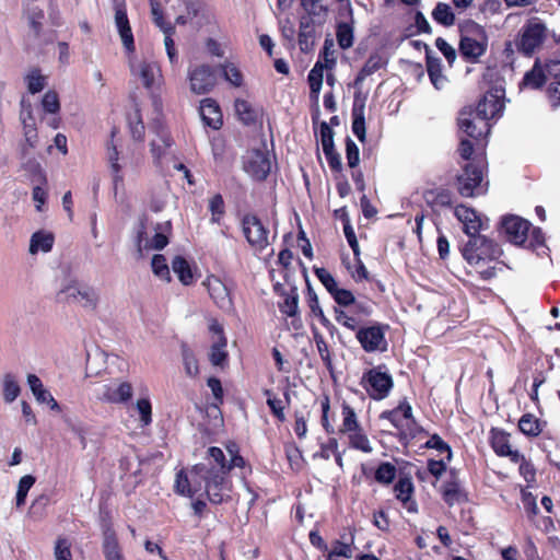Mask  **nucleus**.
Here are the masks:
<instances>
[{
	"mask_svg": "<svg viewBox=\"0 0 560 560\" xmlns=\"http://www.w3.org/2000/svg\"><path fill=\"white\" fill-rule=\"evenodd\" d=\"M55 236L51 232L37 231L35 232L30 242V253L36 254L37 252L48 253L52 249Z\"/></svg>",
	"mask_w": 560,
	"mask_h": 560,
	"instance_id": "72a5a7b5",
	"label": "nucleus"
},
{
	"mask_svg": "<svg viewBox=\"0 0 560 560\" xmlns=\"http://www.w3.org/2000/svg\"><path fill=\"white\" fill-rule=\"evenodd\" d=\"M117 128L114 127L110 131L112 141L107 147L108 160L110 162V168L113 172L114 183L117 185L119 182H122V176L120 175L121 166L118 163L119 152L117 147L113 143V139L116 136Z\"/></svg>",
	"mask_w": 560,
	"mask_h": 560,
	"instance_id": "ea45409f",
	"label": "nucleus"
},
{
	"mask_svg": "<svg viewBox=\"0 0 560 560\" xmlns=\"http://www.w3.org/2000/svg\"><path fill=\"white\" fill-rule=\"evenodd\" d=\"M203 284L214 304L224 312L233 310L231 291L226 284L217 276H208Z\"/></svg>",
	"mask_w": 560,
	"mask_h": 560,
	"instance_id": "2eb2a0df",
	"label": "nucleus"
},
{
	"mask_svg": "<svg viewBox=\"0 0 560 560\" xmlns=\"http://www.w3.org/2000/svg\"><path fill=\"white\" fill-rule=\"evenodd\" d=\"M433 20L443 25V26H452L455 23V14L452 11L450 4L444 2H439L432 11Z\"/></svg>",
	"mask_w": 560,
	"mask_h": 560,
	"instance_id": "79ce46f5",
	"label": "nucleus"
},
{
	"mask_svg": "<svg viewBox=\"0 0 560 560\" xmlns=\"http://www.w3.org/2000/svg\"><path fill=\"white\" fill-rule=\"evenodd\" d=\"M322 21L319 18L301 16L299 21L298 44L302 52H310L315 47L316 24Z\"/></svg>",
	"mask_w": 560,
	"mask_h": 560,
	"instance_id": "6ab92c4d",
	"label": "nucleus"
},
{
	"mask_svg": "<svg viewBox=\"0 0 560 560\" xmlns=\"http://www.w3.org/2000/svg\"><path fill=\"white\" fill-rule=\"evenodd\" d=\"M338 450V441L336 438H329L326 443H322L319 451L314 454V458L328 460Z\"/></svg>",
	"mask_w": 560,
	"mask_h": 560,
	"instance_id": "69168bd1",
	"label": "nucleus"
},
{
	"mask_svg": "<svg viewBox=\"0 0 560 560\" xmlns=\"http://www.w3.org/2000/svg\"><path fill=\"white\" fill-rule=\"evenodd\" d=\"M521 432L527 436H537L542 431L540 421L530 413H525L518 421Z\"/></svg>",
	"mask_w": 560,
	"mask_h": 560,
	"instance_id": "a19ab883",
	"label": "nucleus"
},
{
	"mask_svg": "<svg viewBox=\"0 0 560 560\" xmlns=\"http://www.w3.org/2000/svg\"><path fill=\"white\" fill-rule=\"evenodd\" d=\"M163 33L165 35L164 45H165L167 56L170 58V61L172 63H174L177 61V51H176L175 43L173 39V35L175 34V26L168 25L167 27H165Z\"/></svg>",
	"mask_w": 560,
	"mask_h": 560,
	"instance_id": "e2e57ef3",
	"label": "nucleus"
},
{
	"mask_svg": "<svg viewBox=\"0 0 560 560\" xmlns=\"http://www.w3.org/2000/svg\"><path fill=\"white\" fill-rule=\"evenodd\" d=\"M182 357L186 374L196 377L199 374L198 360L186 343L182 345Z\"/></svg>",
	"mask_w": 560,
	"mask_h": 560,
	"instance_id": "8fccbe9b",
	"label": "nucleus"
},
{
	"mask_svg": "<svg viewBox=\"0 0 560 560\" xmlns=\"http://www.w3.org/2000/svg\"><path fill=\"white\" fill-rule=\"evenodd\" d=\"M23 124V133L25 138V144L22 148L23 153L25 154L28 149H34L38 141V133L36 128L35 118L32 114V110H27L26 114L22 113L21 116Z\"/></svg>",
	"mask_w": 560,
	"mask_h": 560,
	"instance_id": "c756f323",
	"label": "nucleus"
},
{
	"mask_svg": "<svg viewBox=\"0 0 560 560\" xmlns=\"http://www.w3.org/2000/svg\"><path fill=\"white\" fill-rule=\"evenodd\" d=\"M225 81L235 88H241L244 83V75L240 68L233 62H224L220 65Z\"/></svg>",
	"mask_w": 560,
	"mask_h": 560,
	"instance_id": "c03bdc74",
	"label": "nucleus"
},
{
	"mask_svg": "<svg viewBox=\"0 0 560 560\" xmlns=\"http://www.w3.org/2000/svg\"><path fill=\"white\" fill-rule=\"evenodd\" d=\"M43 108L46 113L57 114L60 110L59 96L56 91H47L42 100Z\"/></svg>",
	"mask_w": 560,
	"mask_h": 560,
	"instance_id": "680f3d73",
	"label": "nucleus"
},
{
	"mask_svg": "<svg viewBox=\"0 0 560 560\" xmlns=\"http://www.w3.org/2000/svg\"><path fill=\"white\" fill-rule=\"evenodd\" d=\"M264 395L267 397V406L270 409L271 415L279 421L280 423L285 422L287 417L284 413L285 407L290 404V395L289 392L284 393L285 402L280 398H277L275 393L271 389H264Z\"/></svg>",
	"mask_w": 560,
	"mask_h": 560,
	"instance_id": "7c9ffc66",
	"label": "nucleus"
},
{
	"mask_svg": "<svg viewBox=\"0 0 560 560\" xmlns=\"http://www.w3.org/2000/svg\"><path fill=\"white\" fill-rule=\"evenodd\" d=\"M381 68V57L378 56H370V58L365 61L362 69L358 72L353 86L358 88L362 84L366 77L374 73L377 69Z\"/></svg>",
	"mask_w": 560,
	"mask_h": 560,
	"instance_id": "3c124183",
	"label": "nucleus"
},
{
	"mask_svg": "<svg viewBox=\"0 0 560 560\" xmlns=\"http://www.w3.org/2000/svg\"><path fill=\"white\" fill-rule=\"evenodd\" d=\"M190 476L198 477L205 483V492L212 504L218 505L231 500L232 482L229 475L190 471Z\"/></svg>",
	"mask_w": 560,
	"mask_h": 560,
	"instance_id": "7ed1b4c3",
	"label": "nucleus"
},
{
	"mask_svg": "<svg viewBox=\"0 0 560 560\" xmlns=\"http://www.w3.org/2000/svg\"><path fill=\"white\" fill-rule=\"evenodd\" d=\"M387 419L404 436L412 435L416 431V422L412 417L411 407L407 402H400L394 410L387 413Z\"/></svg>",
	"mask_w": 560,
	"mask_h": 560,
	"instance_id": "dca6fc26",
	"label": "nucleus"
},
{
	"mask_svg": "<svg viewBox=\"0 0 560 560\" xmlns=\"http://www.w3.org/2000/svg\"><path fill=\"white\" fill-rule=\"evenodd\" d=\"M294 433L296 436L301 440L306 436L307 433V419H308V412H303L301 410L294 411Z\"/></svg>",
	"mask_w": 560,
	"mask_h": 560,
	"instance_id": "0e129e2a",
	"label": "nucleus"
},
{
	"mask_svg": "<svg viewBox=\"0 0 560 560\" xmlns=\"http://www.w3.org/2000/svg\"><path fill=\"white\" fill-rule=\"evenodd\" d=\"M234 109L238 120L245 126H255L262 117V108H256L243 98L235 100Z\"/></svg>",
	"mask_w": 560,
	"mask_h": 560,
	"instance_id": "cd10ccee",
	"label": "nucleus"
},
{
	"mask_svg": "<svg viewBox=\"0 0 560 560\" xmlns=\"http://www.w3.org/2000/svg\"><path fill=\"white\" fill-rule=\"evenodd\" d=\"M427 70L432 85L438 91H442L447 86L448 80L446 75L442 73L441 62L439 58L428 55Z\"/></svg>",
	"mask_w": 560,
	"mask_h": 560,
	"instance_id": "2f4dec72",
	"label": "nucleus"
},
{
	"mask_svg": "<svg viewBox=\"0 0 560 560\" xmlns=\"http://www.w3.org/2000/svg\"><path fill=\"white\" fill-rule=\"evenodd\" d=\"M346 158L351 168L355 167L360 162L359 148L350 137L346 138Z\"/></svg>",
	"mask_w": 560,
	"mask_h": 560,
	"instance_id": "338daca9",
	"label": "nucleus"
},
{
	"mask_svg": "<svg viewBox=\"0 0 560 560\" xmlns=\"http://www.w3.org/2000/svg\"><path fill=\"white\" fill-rule=\"evenodd\" d=\"M58 300L70 303L79 301L85 308L96 310L98 303V295L91 287L79 288L75 285H67L58 293Z\"/></svg>",
	"mask_w": 560,
	"mask_h": 560,
	"instance_id": "4468645a",
	"label": "nucleus"
},
{
	"mask_svg": "<svg viewBox=\"0 0 560 560\" xmlns=\"http://www.w3.org/2000/svg\"><path fill=\"white\" fill-rule=\"evenodd\" d=\"M385 366L377 365L363 372L360 386L365 390L366 395L373 400H382L385 398Z\"/></svg>",
	"mask_w": 560,
	"mask_h": 560,
	"instance_id": "1a4fd4ad",
	"label": "nucleus"
},
{
	"mask_svg": "<svg viewBox=\"0 0 560 560\" xmlns=\"http://www.w3.org/2000/svg\"><path fill=\"white\" fill-rule=\"evenodd\" d=\"M314 272L330 294L338 288L335 278L325 268H314Z\"/></svg>",
	"mask_w": 560,
	"mask_h": 560,
	"instance_id": "774afa93",
	"label": "nucleus"
},
{
	"mask_svg": "<svg viewBox=\"0 0 560 560\" xmlns=\"http://www.w3.org/2000/svg\"><path fill=\"white\" fill-rule=\"evenodd\" d=\"M415 486L410 476H400L394 486V494L401 506L409 513L418 511V504L413 499Z\"/></svg>",
	"mask_w": 560,
	"mask_h": 560,
	"instance_id": "aec40b11",
	"label": "nucleus"
},
{
	"mask_svg": "<svg viewBox=\"0 0 560 560\" xmlns=\"http://www.w3.org/2000/svg\"><path fill=\"white\" fill-rule=\"evenodd\" d=\"M128 125L130 129V133L135 140H143L145 127L142 120L141 112L138 107L133 109L132 113L128 115Z\"/></svg>",
	"mask_w": 560,
	"mask_h": 560,
	"instance_id": "37998d69",
	"label": "nucleus"
},
{
	"mask_svg": "<svg viewBox=\"0 0 560 560\" xmlns=\"http://www.w3.org/2000/svg\"><path fill=\"white\" fill-rule=\"evenodd\" d=\"M546 38V26L537 19L528 21L522 28L517 48L525 55H530L541 46Z\"/></svg>",
	"mask_w": 560,
	"mask_h": 560,
	"instance_id": "6e6552de",
	"label": "nucleus"
},
{
	"mask_svg": "<svg viewBox=\"0 0 560 560\" xmlns=\"http://www.w3.org/2000/svg\"><path fill=\"white\" fill-rule=\"evenodd\" d=\"M3 399L5 402H13L21 393V387L16 382L14 375L7 373L2 381Z\"/></svg>",
	"mask_w": 560,
	"mask_h": 560,
	"instance_id": "a18cd8bd",
	"label": "nucleus"
},
{
	"mask_svg": "<svg viewBox=\"0 0 560 560\" xmlns=\"http://www.w3.org/2000/svg\"><path fill=\"white\" fill-rule=\"evenodd\" d=\"M355 337L364 351L373 352L384 339V332L381 326L362 327L357 331Z\"/></svg>",
	"mask_w": 560,
	"mask_h": 560,
	"instance_id": "a878e982",
	"label": "nucleus"
},
{
	"mask_svg": "<svg viewBox=\"0 0 560 560\" xmlns=\"http://www.w3.org/2000/svg\"><path fill=\"white\" fill-rule=\"evenodd\" d=\"M190 89L196 94L209 93L217 83L214 69L209 65L195 67L188 73Z\"/></svg>",
	"mask_w": 560,
	"mask_h": 560,
	"instance_id": "ddd939ff",
	"label": "nucleus"
},
{
	"mask_svg": "<svg viewBox=\"0 0 560 560\" xmlns=\"http://www.w3.org/2000/svg\"><path fill=\"white\" fill-rule=\"evenodd\" d=\"M241 226L244 237L252 247L262 250L269 245V230L256 214H244Z\"/></svg>",
	"mask_w": 560,
	"mask_h": 560,
	"instance_id": "0eeeda50",
	"label": "nucleus"
},
{
	"mask_svg": "<svg viewBox=\"0 0 560 560\" xmlns=\"http://www.w3.org/2000/svg\"><path fill=\"white\" fill-rule=\"evenodd\" d=\"M160 67L155 62H142L140 65L139 75L147 89H150L155 80V77L160 74Z\"/></svg>",
	"mask_w": 560,
	"mask_h": 560,
	"instance_id": "603ef678",
	"label": "nucleus"
},
{
	"mask_svg": "<svg viewBox=\"0 0 560 560\" xmlns=\"http://www.w3.org/2000/svg\"><path fill=\"white\" fill-rule=\"evenodd\" d=\"M560 75V61L551 60L545 66L536 61L533 69L524 75L523 84L532 89H539L550 79H557Z\"/></svg>",
	"mask_w": 560,
	"mask_h": 560,
	"instance_id": "9d476101",
	"label": "nucleus"
},
{
	"mask_svg": "<svg viewBox=\"0 0 560 560\" xmlns=\"http://www.w3.org/2000/svg\"><path fill=\"white\" fill-rule=\"evenodd\" d=\"M490 442L494 453L502 457H509L511 462L518 463L523 460V455L513 450L510 444V435L499 429H492L490 432Z\"/></svg>",
	"mask_w": 560,
	"mask_h": 560,
	"instance_id": "412c9836",
	"label": "nucleus"
},
{
	"mask_svg": "<svg viewBox=\"0 0 560 560\" xmlns=\"http://www.w3.org/2000/svg\"><path fill=\"white\" fill-rule=\"evenodd\" d=\"M209 211L211 223L220 224L225 214V203L221 194H215L209 199Z\"/></svg>",
	"mask_w": 560,
	"mask_h": 560,
	"instance_id": "09e8293b",
	"label": "nucleus"
},
{
	"mask_svg": "<svg viewBox=\"0 0 560 560\" xmlns=\"http://www.w3.org/2000/svg\"><path fill=\"white\" fill-rule=\"evenodd\" d=\"M54 556L56 560H72L71 541L66 537H58L55 542Z\"/></svg>",
	"mask_w": 560,
	"mask_h": 560,
	"instance_id": "13d9d810",
	"label": "nucleus"
},
{
	"mask_svg": "<svg viewBox=\"0 0 560 560\" xmlns=\"http://www.w3.org/2000/svg\"><path fill=\"white\" fill-rule=\"evenodd\" d=\"M172 269L184 285L194 283V275L188 260L183 256H175L172 260Z\"/></svg>",
	"mask_w": 560,
	"mask_h": 560,
	"instance_id": "c9c22d12",
	"label": "nucleus"
},
{
	"mask_svg": "<svg viewBox=\"0 0 560 560\" xmlns=\"http://www.w3.org/2000/svg\"><path fill=\"white\" fill-rule=\"evenodd\" d=\"M35 481L36 479L32 475H25L20 479L15 498L18 508H21L25 504L27 493Z\"/></svg>",
	"mask_w": 560,
	"mask_h": 560,
	"instance_id": "5fc2aeb1",
	"label": "nucleus"
},
{
	"mask_svg": "<svg viewBox=\"0 0 560 560\" xmlns=\"http://www.w3.org/2000/svg\"><path fill=\"white\" fill-rule=\"evenodd\" d=\"M279 310L288 317H296L299 314V294L296 288H291L290 292L284 294V300L279 303Z\"/></svg>",
	"mask_w": 560,
	"mask_h": 560,
	"instance_id": "58836bf2",
	"label": "nucleus"
},
{
	"mask_svg": "<svg viewBox=\"0 0 560 560\" xmlns=\"http://www.w3.org/2000/svg\"><path fill=\"white\" fill-rule=\"evenodd\" d=\"M200 115L205 125L218 130L223 125V116L219 104L213 98H205L200 104Z\"/></svg>",
	"mask_w": 560,
	"mask_h": 560,
	"instance_id": "bb28decb",
	"label": "nucleus"
},
{
	"mask_svg": "<svg viewBox=\"0 0 560 560\" xmlns=\"http://www.w3.org/2000/svg\"><path fill=\"white\" fill-rule=\"evenodd\" d=\"M27 90L31 94L39 93L46 86V77L39 68H33L25 77Z\"/></svg>",
	"mask_w": 560,
	"mask_h": 560,
	"instance_id": "49530a36",
	"label": "nucleus"
},
{
	"mask_svg": "<svg viewBox=\"0 0 560 560\" xmlns=\"http://www.w3.org/2000/svg\"><path fill=\"white\" fill-rule=\"evenodd\" d=\"M201 489V480L198 477L189 478L184 469L176 474L175 492L183 495L192 498Z\"/></svg>",
	"mask_w": 560,
	"mask_h": 560,
	"instance_id": "c85d7f7f",
	"label": "nucleus"
},
{
	"mask_svg": "<svg viewBox=\"0 0 560 560\" xmlns=\"http://www.w3.org/2000/svg\"><path fill=\"white\" fill-rule=\"evenodd\" d=\"M115 24L121 38L122 45L128 54L136 50L132 30L127 15L126 7L117 5L115 9Z\"/></svg>",
	"mask_w": 560,
	"mask_h": 560,
	"instance_id": "5701e85b",
	"label": "nucleus"
},
{
	"mask_svg": "<svg viewBox=\"0 0 560 560\" xmlns=\"http://www.w3.org/2000/svg\"><path fill=\"white\" fill-rule=\"evenodd\" d=\"M530 223L520 217L509 215L502 220V231L509 242L515 245H525Z\"/></svg>",
	"mask_w": 560,
	"mask_h": 560,
	"instance_id": "f3484780",
	"label": "nucleus"
},
{
	"mask_svg": "<svg viewBox=\"0 0 560 560\" xmlns=\"http://www.w3.org/2000/svg\"><path fill=\"white\" fill-rule=\"evenodd\" d=\"M159 141L151 142V153L156 164L161 163V159L166 154V151L174 144V141L168 131L161 129L159 131Z\"/></svg>",
	"mask_w": 560,
	"mask_h": 560,
	"instance_id": "f704fd0d",
	"label": "nucleus"
},
{
	"mask_svg": "<svg viewBox=\"0 0 560 560\" xmlns=\"http://www.w3.org/2000/svg\"><path fill=\"white\" fill-rule=\"evenodd\" d=\"M342 422L338 429V433L347 435L349 446L363 453H371L372 446L362 425L359 422L358 415L352 406L347 401L341 404Z\"/></svg>",
	"mask_w": 560,
	"mask_h": 560,
	"instance_id": "f257e3e1",
	"label": "nucleus"
},
{
	"mask_svg": "<svg viewBox=\"0 0 560 560\" xmlns=\"http://www.w3.org/2000/svg\"><path fill=\"white\" fill-rule=\"evenodd\" d=\"M462 254L470 266L481 267L487 262L498 259L502 250L493 241L478 235L468 240L462 248Z\"/></svg>",
	"mask_w": 560,
	"mask_h": 560,
	"instance_id": "f03ea898",
	"label": "nucleus"
},
{
	"mask_svg": "<svg viewBox=\"0 0 560 560\" xmlns=\"http://www.w3.org/2000/svg\"><path fill=\"white\" fill-rule=\"evenodd\" d=\"M487 46L488 36L486 31L475 24L462 36L459 49L465 58L477 60L486 52Z\"/></svg>",
	"mask_w": 560,
	"mask_h": 560,
	"instance_id": "423d86ee",
	"label": "nucleus"
},
{
	"mask_svg": "<svg viewBox=\"0 0 560 560\" xmlns=\"http://www.w3.org/2000/svg\"><path fill=\"white\" fill-rule=\"evenodd\" d=\"M151 267L153 273L162 280L167 282L171 281V272L166 261V258L162 254H155L151 260Z\"/></svg>",
	"mask_w": 560,
	"mask_h": 560,
	"instance_id": "864d4df0",
	"label": "nucleus"
},
{
	"mask_svg": "<svg viewBox=\"0 0 560 560\" xmlns=\"http://www.w3.org/2000/svg\"><path fill=\"white\" fill-rule=\"evenodd\" d=\"M336 38L341 49H348L353 45V22L340 21L336 25Z\"/></svg>",
	"mask_w": 560,
	"mask_h": 560,
	"instance_id": "e433bc0d",
	"label": "nucleus"
},
{
	"mask_svg": "<svg viewBox=\"0 0 560 560\" xmlns=\"http://www.w3.org/2000/svg\"><path fill=\"white\" fill-rule=\"evenodd\" d=\"M133 388L129 382H121L118 386L105 385L101 400L110 404H126L132 397Z\"/></svg>",
	"mask_w": 560,
	"mask_h": 560,
	"instance_id": "393cba45",
	"label": "nucleus"
},
{
	"mask_svg": "<svg viewBox=\"0 0 560 560\" xmlns=\"http://www.w3.org/2000/svg\"><path fill=\"white\" fill-rule=\"evenodd\" d=\"M27 383L38 402H45L46 399L50 397V393L44 388V385L37 375L28 374Z\"/></svg>",
	"mask_w": 560,
	"mask_h": 560,
	"instance_id": "6e6d98bb",
	"label": "nucleus"
},
{
	"mask_svg": "<svg viewBox=\"0 0 560 560\" xmlns=\"http://www.w3.org/2000/svg\"><path fill=\"white\" fill-rule=\"evenodd\" d=\"M320 410H322L320 424H322L324 431L327 434H334L335 428H334L330 417H329L330 398L328 395H323V397L320 398Z\"/></svg>",
	"mask_w": 560,
	"mask_h": 560,
	"instance_id": "4d7b16f0",
	"label": "nucleus"
},
{
	"mask_svg": "<svg viewBox=\"0 0 560 560\" xmlns=\"http://www.w3.org/2000/svg\"><path fill=\"white\" fill-rule=\"evenodd\" d=\"M108 521L104 522L103 526V553L106 560H126L121 553V549L116 536V533L110 523L109 513Z\"/></svg>",
	"mask_w": 560,
	"mask_h": 560,
	"instance_id": "b1692460",
	"label": "nucleus"
},
{
	"mask_svg": "<svg viewBox=\"0 0 560 560\" xmlns=\"http://www.w3.org/2000/svg\"><path fill=\"white\" fill-rule=\"evenodd\" d=\"M327 66L323 65L322 60H317L307 75L310 85V94L315 102L318 101V95L323 85L324 70Z\"/></svg>",
	"mask_w": 560,
	"mask_h": 560,
	"instance_id": "473e14b6",
	"label": "nucleus"
},
{
	"mask_svg": "<svg viewBox=\"0 0 560 560\" xmlns=\"http://www.w3.org/2000/svg\"><path fill=\"white\" fill-rule=\"evenodd\" d=\"M454 215L462 223L463 231L469 238L478 236L479 232L488 226V220L465 205L454 208Z\"/></svg>",
	"mask_w": 560,
	"mask_h": 560,
	"instance_id": "9b49d317",
	"label": "nucleus"
},
{
	"mask_svg": "<svg viewBox=\"0 0 560 560\" xmlns=\"http://www.w3.org/2000/svg\"><path fill=\"white\" fill-rule=\"evenodd\" d=\"M301 5L305 10V16L319 18L318 24H323L327 16V8L322 4V0H301Z\"/></svg>",
	"mask_w": 560,
	"mask_h": 560,
	"instance_id": "de8ad7c7",
	"label": "nucleus"
},
{
	"mask_svg": "<svg viewBox=\"0 0 560 560\" xmlns=\"http://www.w3.org/2000/svg\"><path fill=\"white\" fill-rule=\"evenodd\" d=\"M44 18V11L39 8L32 9L28 13V24L36 38L42 34Z\"/></svg>",
	"mask_w": 560,
	"mask_h": 560,
	"instance_id": "052dcab7",
	"label": "nucleus"
},
{
	"mask_svg": "<svg viewBox=\"0 0 560 560\" xmlns=\"http://www.w3.org/2000/svg\"><path fill=\"white\" fill-rule=\"evenodd\" d=\"M334 40L330 37H326L323 49L319 52L318 60L323 61V65L327 66V70H331L336 66V58L334 56Z\"/></svg>",
	"mask_w": 560,
	"mask_h": 560,
	"instance_id": "bf43d9fd",
	"label": "nucleus"
},
{
	"mask_svg": "<svg viewBox=\"0 0 560 560\" xmlns=\"http://www.w3.org/2000/svg\"><path fill=\"white\" fill-rule=\"evenodd\" d=\"M486 117L479 115L476 109H463L459 113L458 126L462 132L474 139L479 145L486 144V138L491 125Z\"/></svg>",
	"mask_w": 560,
	"mask_h": 560,
	"instance_id": "20e7f679",
	"label": "nucleus"
},
{
	"mask_svg": "<svg viewBox=\"0 0 560 560\" xmlns=\"http://www.w3.org/2000/svg\"><path fill=\"white\" fill-rule=\"evenodd\" d=\"M244 170L253 179L264 182L270 173L271 163L267 154L256 150L245 164Z\"/></svg>",
	"mask_w": 560,
	"mask_h": 560,
	"instance_id": "4be33fe9",
	"label": "nucleus"
},
{
	"mask_svg": "<svg viewBox=\"0 0 560 560\" xmlns=\"http://www.w3.org/2000/svg\"><path fill=\"white\" fill-rule=\"evenodd\" d=\"M503 96L504 91L501 89H494L487 92L478 103L476 110L488 120L501 116L504 108Z\"/></svg>",
	"mask_w": 560,
	"mask_h": 560,
	"instance_id": "a211bd4d",
	"label": "nucleus"
},
{
	"mask_svg": "<svg viewBox=\"0 0 560 560\" xmlns=\"http://www.w3.org/2000/svg\"><path fill=\"white\" fill-rule=\"evenodd\" d=\"M352 545H353V536L350 535L349 539L346 540H335L332 542V548L327 555V560H337L338 557L351 558L352 557Z\"/></svg>",
	"mask_w": 560,
	"mask_h": 560,
	"instance_id": "4c0bfd02",
	"label": "nucleus"
},
{
	"mask_svg": "<svg viewBox=\"0 0 560 560\" xmlns=\"http://www.w3.org/2000/svg\"><path fill=\"white\" fill-rule=\"evenodd\" d=\"M208 463L196 464L191 472L230 475L229 460L223 451L218 446H210L207 451Z\"/></svg>",
	"mask_w": 560,
	"mask_h": 560,
	"instance_id": "f8f14e48",
	"label": "nucleus"
},
{
	"mask_svg": "<svg viewBox=\"0 0 560 560\" xmlns=\"http://www.w3.org/2000/svg\"><path fill=\"white\" fill-rule=\"evenodd\" d=\"M458 192L463 197H476L487 192L488 182L483 177L482 166L468 163L457 177Z\"/></svg>",
	"mask_w": 560,
	"mask_h": 560,
	"instance_id": "39448f33",
	"label": "nucleus"
}]
</instances>
